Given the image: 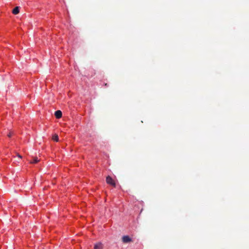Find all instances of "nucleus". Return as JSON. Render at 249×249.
Masks as SVG:
<instances>
[{"instance_id":"1","label":"nucleus","mask_w":249,"mask_h":249,"mask_svg":"<svg viewBox=\"0 0 249 249\" xmlns=\"http://www.w3.org/2000/svg\"><path fill=\"white\" fill-rule=\"evenodd\" d=\"M107 183L108 184H110L114 187H115L116 184L114 180L112 179L111 177L110 176H107L106 178Z\"/></svg>"},{"instance_id":"2","label":"nucleus","mask_w":249,"mask_h":249,"mask_svg":"<svg viewBox=\"0 0 249 249\" xmlns=\"http://www.w3.org/2000/svg\"><path fill=\"white\" fill-rule=\"evenodd\" d=\"M122 241L124 243H127L132 241V239L128 235L124 236L122 237Z\"/></svg>"},{"instance_id":"3","label":"nucleus","mask_w":249,"mask_h":249,"mask_svg":"<svg viewBox=\"0 0 249 249\" xmlns=\"http://www.w3.org/2000/svg\"><path fill=\"white\" fill-rule=\"evenodd\" d=\"M55 116L56 118L59 119L62 117V113L60 110H57L54 113Z\"/></svg>"},{"instance_id":"4","label":"nucleus","mask_w":249,"mask_h":249,"mask_svg":"<svg viewBox=\"0 0 249 249\" xmlns=\"http://www.w3.org/2000/svg\"><path fill=\"white\" fill-rule=\"evenodd\" d=\"M19 7L18 6L16 7L13 10L12 13L14 15H17L19 13Z\"/></svg>"},{"instance_id":"5","label":"nucleus","mask_w":249,"mask_h":249,"mask_svg":"<svg viewBox=\"0 0 249 249\" xmlns=\"http://www.w3.org/2000/svg\"><path fill=\"white\" fill-rule=\"evenodd\" d=\"M94 249H102V245L101 243H97L94 245Z\"/></svg>"},{"instance_id":"6","label":"nucleus","mask_w":249,"mask_h":249,"mask_svg":"<svg viewBox=\"0 0 249 249\" xmlns=\"http://www.w3.org/2000/svg\"><path fill=\"white\" fill-rule=\"evenodd\" d=\"M39 161V160L38 159L37 157H34L33 160L30 161L31 163H37Z\"/></svg>"},{"instance_id":"7","label":"nucleus","mask_w":249,"mask_h":249,"mask_svg":"<svg viewBox=\"0 0 249 249\" xmlns=\"http://www.w3.org/2000/svg\"><path fill=\"white\" fill-rule=\"evenodd\" d=\"M53 140L54 141H55V142H58V140H59V139H58V136L57 135H54L53 136Z\"/></svg>"},{"instance_id":"8","label":"nucleus","mask_w":249,"mask_h":249,"mask_svg":"<svg viewBox=\"0 0 249 249\" xmlns=\"http://www.w3.org/2000/svg\"><path fill=\"white\" fill-rule=\"evenodd\" d=\"M12 134L11 132H10L8 134V136L9 137H11L12 136Z\"/></svg>"},{"instance_id":"9","label":"nucleus","mask_w":249,"mask_h":249,"mask_svg":"<svg viewBox=\"0 0 249 249\" xmlns=\"http://www.w3.org/2000/svg\"><path fill=\"white\" fill-rule=\"evenodd\" d=\"M17 156L20 158H21V156L18 154H17Z\"/></svg>"}]
</instances>
